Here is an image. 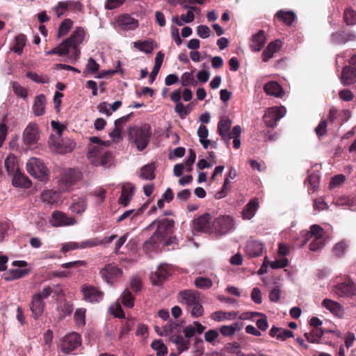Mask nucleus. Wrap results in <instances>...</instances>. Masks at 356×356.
Masks as SVG:
<instances>
[{"instance_id":"f257e3e1","label":"nucleus","mask_w":356,"mask_h":356,"mask_svg":"<svg viewBox=\"0 0 356 356\" xmlns=\"http://www.w3.org/2000/svg\"><path fill=\"white\" fill-rule=\"evenodd\" d=\"M232 121L227 117L220 119L218 124V132L221 136L222 140L229 146L230 140L233 139V146L235 149L241 147L240 136L241 134V128L239 125H236L230 131Z\"/></svg>"},{"instance_id":"f03ea898","label":"nucleus","mask_w":356,"mask_h":356,"mask_svg":"<svg viewBox=\"0 0 356 356\" xmlns=\"http://www.w3.org/2000/svg\"><path fill=\"white\" fill-rule=\"evenodd\" d=\"M157 222V229L149 240L144 244V248L149 249V245H154L160 243L165 236H167L172 231L174 227L175 221L172 219H162L161 220H154L150 225Z\"/></svg>"},{"instance_id":"7ed1b4c3","label":"nucleus","mask_w":356,"mask_h":356,"mask_svg":"<svg viewBox=\"0 0 356 356\" xmlns=\"http://www.w3.org/2000/svg\"><path fill=\"white\" fill-rule=\"evenodd\" d=\"M131 140L136 144L139 151L143 150L149 141L151 129L148 124L131 128L129 131Z\"/></svg>"},{"instance_id":"20e7f679","label":"nucleus","mask_w":356,"mask_h":356,"mask_svg":"<svg viewBox=\"0 0 356 356\" xmlns=\"http://www.w3.org/2000/svg\"><path fill=\"white\" fill-rule=\"evenodd\" d=\"M85 35V30L82 27H76L70 37L63 42L68 54L73 51L74 59L79 57L80 50L77 47L83 42Z\"/></svg>"},{"instance_id":"39448f33","label":"nucleus","mask_w":356,"mask_h":356,"mask_svg":"<svg viewBox=\"0 0 356 356\" xmlns=\"http://www.w3.org/2000/svg\"><path fill=\"white\" fill-rule=\"evenodd\" d=\"M27 172L35 178L44 181L48 176V169L44 163L37 158H31L26 163Z\"/></svg>"},{"instance_id":"423d86ee","label":"nucleus","mask_w":356,"mask_h":356,"mask_svg":"<svg viewBox=\"0 0 356 356\" xmlns=\"http://www.w3.org/2000/svg\"><path fill=\"white\" fill-rule=\"evenodd\" d=\"M40 138L39 127L36 123L30 122L22 133V140L26 147L36 145Z\"/></svg>"},{"instance_id":"0eeeda50","label":"nucleus","mask_w":356,"mask_h":356,"mask_svg":"<svg viewBox=\"0 0 356 356\" xmlns=\"http://www.w3.org/2000/svg\"><path fill=\"white\" fill-rule=\"evenodd\" d=\"M81 343V337L76 332H72L63 337L58 344V347L65 354H69Z\"/></svg>"},{"instance_id":"6e6552de","label":"nucleus","mask_w":356,"mask_h":356,"mask_svg":"<svg viewBox=\"0 0 356 356\" xmlns=\"http://www.w3.org/2000/svg\"><path fill=\"white\" fill-rule=\"evenodd\" d=\"M233 227V219L229 216H220L212 222V229L218 235L227 234Z\"/></svg>"},{"instance_id":"1a4fd4ad","label":"nucleus","mask_w":356,"mask_h":356,"mask_svg":"<svg viewBox=\"0 0 356 356\" xmlns=\"http://www.w3.org/2000/svg\"><path fill=\"white\" fill-rule=\"evenodd\" d=\"M284 107H272L267 109L264 115L265 124L268 127H275L277 122L286 114Z\"/></svg>"},{"instance_id":"9d476101","label":"nucleus","mask_w":356,"mask_h":356,"mask_svg":"<svg viewBox=\"0 0 356 356\" xmlns=\"http://www.w3.org/2000/svg\"><path fill=\"white\" fill-rule=\"evenodd\" d=\"M334 292L342 298H349L356 296V284L352 280L337 284L334 286Z\"/></svg>"},{"instance_id":"9b49d317","label":"nucleus","mask_w":356,"mask_h":356,"mask_svg":"<svg viewBox=\"0 0 356 356\" xmlns=\"http://www.w3.org/2000/svg\"><path fill=\"white\" fill-rule=\"evenodd\" d=\"M49 222L53 227H63L74 225L76 220L74 218L68 217L63 212L56 211L52 213Z\"/></svg>"},{"instance_id":"f8f14e48","label":"nucleus","mask_w":356,"mask_h":356,"mask_svg":"<svg viewBox=\"0 0 356 356\" xmlns=\"http://www.w3.org/2000/svg\"><path fill=\"white\" fill-rule=\"evenodd\" d=\"M12 264L19 268L10 270L6 274H4V279L6 281L21 278L29 273V270L28 269L20 268L27 266L25 261H14Z\"/></svg>"},{"instance_id":"ddd939ff","label":"nucleus","mask_w":356,"mask_h":356,"mask_svg":"<svg viewBox=\"0 0 356 356\" xmlns=\"http://www.w3.org/2000/svg\"><path fill=\"white\" fill-rule=\"evenodd\" d=\"M81 178L80 171L75 169H68L62 175L60 184L63 185V191L67 190L72 185Z\"/></svg>"},{"instance_id":"4468645a","label":"nucleus","mask_w":356,"mask_h":356,"mask_svg":"<svg viewBox=\"0 0 356 356\" xmlns=\"http://www.w3.org/2000/svg\"><path fill=\"white\" fill-rule=\"evenodd\" d=\"M193 227L196 231L207 232L212 228L211 217L209 213L195 218L193 221Z\"/></svg>"},{"instance_id":"2eb2a0df","label":"nucleus","mask_w":356,"mask_h":356,"mask_svg":"<svg viewBox=\"0 0 356 356\" xmlns=\"http://www.w3.org/2000/svg\"><path fill=\"white\" fill-rule=\"evenodd\" d=\"M135 191V186L130 182L122 184L120 197L118 203L123 207H127L131 202Z\"/></svg>"},{"instance_id":"dca6fc26","label":"nucleus","mask_w":356,"mask_h":356,"mask_svg":"<svg viewBox=\"0 0 356 356\" xmlns=\"http://www.w3.org/2000/svg\"><path fill=\"white\" fill-rule=\"evenodd\" d=\"M84 299L90 302H97L102 300L103 293L90 285H84L82 287Z\"/></svg>"},{"instance_id":"f3484780","label":"nucleus","mask_w":356,"mask_h":356,"mask_svg":"<svg viewBox=\"0 0 356 356\" xmlns=\"http://www.w3.org/2000/svg\"><path fill=\"white\" fill-rule=\"evenodd\" d=\"M179 296L181 298L180 302L184 304L186 308L194 305L196 301H201L200 293L194 290L181 291L179 293Z\"/></svg>"},{"instance_id":"a211bd4d","label":"nucleus","mask_w":356,"mask_h":356,"mask_svg":"<svg viewBox=\"0 0 356 356\" xmlns=\"http://www.w3.org/2000/svg\"><path fill=\"white\" fill-rule=\"evenodd\" d=\"M116 24L120 29L128 31L136 29L138 26V22L127 14L119 17Z\"/></svg>"},{"instance_id":"6ab92c4d","label":"nucleus","mask_w":356,"mask_h":356,"mask_svg":"<svg viewBox=\"0 0 356 356\" xmlns=\"http://www.w3.org/2000/svg\"><path fill=\"white\" fill-rule=\"evenodd\" d=\"M170 275L169 266L166 264L160 265L156 271L152 275L151 280L154 285H160Z\"/></svg>"},{"instance_id":"aec40b11","label":"nucleus","mask_w":356,"mask_h":356,"mask_svg":"<svg viewBox=\"0 0 356 356\" xmlns=\"http://www.w3.org/2000/svg\"><path fill=\"white\" fill-rule=\"evenodd\" d=\"M98 245V243L93 240H87L81 243L78 242H70L63 245L62 250L64 252L70 250H76L79 248L84 249L86 248H91Z\"/></svg>"},{"instance_id":"412c9836","label":"nucleus","mask_w":356,"mask_h":356,"mask_svg":"<svg viewBox=\"0 0 356 356\" xmlns=\"http://www.w3.org/2000/svg\"><path fill=\"white\" fill-rule=\"evenodd\" d=\"M326 238L324 229L318 225H313L310 227V231L305 234V239L302 241L303 246L307 242L312 238Z\"/></svg>"},{"instance_id":"4be33fe9","label":"nucleus","mask_w":356,"mask_h":356,"mask_svg":"<svg viewBox=\"0 0 356 356\" xmlns=\"http://www.w3.org/2000/svg\"><path fill=\"white\" fill-rule=\"evenodd\" d=\"M264 245L258 241H250L245 246V252L250 257H259L262 252Z\"/></svg>"},{"instance_id":"5701e85b","label":"nucleus","mask_w":356,"mask_h":356,"mask_svg":"<svg viewBox=\"0 0 356 356\" xmlns=\"http://www.w3.org/2000/svg\"><path fill=\"white\" fill-rule=\"evenodd\" d=\"M100 274L102 278L108 282L110 279L120 276L122 274V270L115 266L109 264L100 270Z\"/></svg>"},{"instance_id":"b1692460","label":"nucleus","mask_w":356,"mask_h":356,"mask_svg":"<svg viewBox=\"0 0 356 356\" xmlns=\"http://www.w3.org/2000/svg\"><path fill=\"white\" fill-rule=\"evenodd\" d=\"M44 307V303L40 298V295H34L30 307L34 318L37 319L42 315Z\"/></svg>"},{"instance_id":"393cba45","label":"nucleus","mask_w":356,"mask_h":356,"mask_svg":"<svg viewBox=\"0 0 356 356\" xmlns=\"http://www.w3.org/2000/svg\"><path fill=\"white\" fill-rule=\"evenodd\" d=\"M266 42V37L264 32L260 30L257 33L252 35L250 47L253 51H259L264 47Z\"/></svg>"},{"instance_id":"a878e982","label":"nucleus","mask_w":356,"mask_h":356,"mask_svg":"<svg viewBox=\"0 0 356 356\" xmlns=\"http://www.w3.org/2000/svg\"><path fill=\"white\" fill-rule=\"evenodd\" d=\"M181 97V90H175L170 95L171 99L176 102L175 111L179 115L181 118H184L187 115L188 112L184 106L180 102Z\"/></svg>"},{"instance_id":"bb28decb","label":"nucleus","mask_w":356,"mask_h":356,"mask_svg":"<svg viewBox=\"0 0 356 356\" xmlns=\"http://www.w3.org/2000/svg\"><path fill=\"white\" fill-rule=\"evenodd\" d=\"M87 206L86 198L84 197H78L73 198L70 209L72 213L81 214L86 211Z\"/></svg>"},{"instance_id":"cd10ccee","label":"nucleus","mask_w":356,"mask_h":356,"mask_svg":"<svg viewBox=\"0 0 356 356\" xmlns=\"http://www.w3.org/2000/svg\"><path fill=\"white\" fill-rule=\"evenodd\" d=\"M356 39V35L353 33L349 32H337L332 35V41L334 44H345L349 41H353Z\"/></svg>"},{"instance_id":"c85d7f7f","label":"nucleus","mask_w":356,"mask_h":356,"mask_svg":"<svg viewBox=\"0 0 356 356\" xmlns=\"http://www.w3.org/2000/svg\"><path fill=\"white\" fill-rule=\"evenodd\" d=\"M341 81L343 86H350L355 82L356 70L351 67H344L341 74Z\"/></svg>"},{"instance_id":"c756f323","label":"nucleus","mask_w":356,"mask_h":356,"mask_svg":"<svg viewBox=\"0 0 356 356\" xmlns=\"http://www.w3.org/2000/svg\"><path fill=\"white\" fill-rule=\"evenodd\" d=\"M282 43L280 40H275L271 42L267 47L264 49L262 54L263 60L264 62L268 61L273 57V55L281 47Z\"/></svg>"},{"instance_id":"7c9ffc66","label":"nucleus","mask_w":356,"mask_h":356,"mask_svg":"<svg viewBox=\"0 0 356 356\" xmlns=\"http://www.w3.org/2000/svg\"><path fill=\"white\" fill-rule=\"evenodd\" d=\"M205 330V327L200 324L198 321H194L192 325H188L184 328V336L191 339L195 333L202 334Z\"/></svg>"},{"instance_id":"2f4dec72","label":"nucleus","mask_w":356,"mask_h":356,"mask_svg":"<svg viewBox=\"0 0 356 356\" xmlns=\"http://www.w3.org/2000/svg\"><path fill=\"white\" fill-rule=\"evenodd\" d=\"M322 305L335 316H340L343 314L342 307L337 302L327 298L323 300Z\"/></svg>"},{"instance_id":"473e14b6","label":"nucleus","mask_w":356,"mask_h":356,"mask_svg":"<svg viewBox=\"0 0 356 356\" xmlns=\"http://www.w3.org/2000/svg\"><path fill=\"white\" fill-rule=\"evenodd\" d=\"M31 183L29 178L22 174L18 168L16 169L13 179V185L16 187L29 188Z\"/></svg>"},{"instance_id":"72a5a7b5","label":"nucleus","mask_w":356,"mask_h":356,"mask_svg":"<svg viewBox=\"0 0 356 356\" xmlns=\"http://www.w3.org/2000/svg\"><path fill=\"white\" fill-rule=\"evenodd\" d=\"M259 208L258 199L254 198L250 200L243 209L242 214L244 219L250 220L254 215Z\"/></svg>"},{"instance_id":"f704fd0d","label":"nucleus","mask_w":356,"mask_h":356,"mask_svg":"<svg viewBox=\"0 0 356 356\" xmlns=\"http://www.w3.org/2000/svg\"><path fill=\"white\" fill-rule=\"evenodd\" d=\"M154 170V165L153 163H148L140 168L138 175L142 179L151 181L155 178Z\"/></svg>"},{"instance_id":"c9c22d12","label":"nucleus","mask_w":356,"mask_h":356,"mask_svg":"<svg viewBox=\"0 0 356 356\" xmlns=\"http://www.w3.org/2000/svg\"><path fill=\"white\" fill-rule=\"evenodd\" d=\"M41 199L47 204H56L60 199V194L57 191L47 190L41 193Z\"/></svg>"},{"instance_id":"e433bc0d","label":"nucleus","mask_w":356,"mask_h":356,"mask_svg":"<svg viewBox=\"0 0 356 356\" xmlns=\"http://www.w3.org/2000/svg\"><path fill=\"white\" fill-rule=\"evenodd\" d=\"M46 104V97L43 95L37 96L34 101L33 106V113L36 116L43 115Z\"/></svg>"},{"instance_id":"4c0bfd02","label":"nucleus","mask_w":356,"mask_h":356,"mask_svg":"<svg viewBox=\"0 0 356 356\" xmlns=\"http://www.w3.org/2000/svg\"><path fill=\"white\" fill-rule=\"evenodd\" d=\"M170 340L173 343L177 345L179 354L188 349L189 342L185 340L181 335H173L171 337Z\"/></svg>"},{"instance_id":"58836bf2","label":"nucleus","mask_w":356,"mask_h":356,"mask_svg":"<svg viewBox=\"0 0 356 356\" xmlns=\"http://www.w3.org/2000/svg\"><path fill=\"white\" fill-rule=\"evenodd\" d=\"M324 334V331L320 328H313L309 332H305L304 336L310 343H318Z\"/></svg>"},{"instance_id":"ea45409f","label":"nucleus","mask_w":356,"mask_h":356,"mask_svg":"<svg viewBox=\"0 0 356 356\" xmlns=\"http://www.w3.org/2000/svg\"><path fill=\"white\" fill-rule=\"evenodd\" d=\"M197 135L200 138V142L204 149H207L211 144V140L207 139L209 136V130L204 126L201 124L197 130Z\"/></svg>"},{"instance_id":"a19ab883","label":"nucleus","mask_w":356,"mask_h":356,"mask_svg":"<svg viewBox=\"0 0 356 356\" xmlns=\"http://www.w3.org/2000/svg\"><path fill=\"white\" fill-rule=\"evenodd\" d=\"M75 143L70 139L63 140L58 143L56 151L58 153L63 154L71 152L74 148Z\"/></svg>"},{"instance_id":"79ce46f5","label":"nucleus","mask_w":356,"mask_h":356,"mask_svg":"<svg viewBox=\"0 0 356 356\" xmlns=\"http://www.w3.org/2000/svg\"><path fill=\"white\" fill-rule=\"evenodd\" d=\"M277 18L283 21L286 25H291L296 19V15L292 11L280 10L276 14Z\"/></svg>"},{"instance_id":"37998d69","label":"nucleus","mask_w":356,"mask_h":356,"mask_svg":"<svg viewBox=\"0 0 356 356\" xmlns=\"http://www.w3.org/2000/svg\"><path fill=\"white\" fill-rule=\"evenodd\" d=\"M134 46L146 54H151L154 49L153 42L150 40L136 41L134 42Z\"/></svg>"},{"instance_id":"c03bdc74","label":"nucleus","mask_w":356,"mask_h":356,"mask_svg":"<svg viewBox=\"0 0 356 356\" xmlns=\"http://www.w3.org/2000/svg\"><path fill=\"white\" fill-rule=\"evenodd\" d=\"M186 309L193 318L200 317L204 314V308L201 301H196L194 305L193 304L190 307H188Z\"/></svg>"},{"instance_id":"a18cd8bd","label":"nucleus","mask_w":356,"mask_h":356,"mask_svg":"<svg viewBox=\"0 0 356 356\" xmlns=\"http://www.w3.org/2000/svg\"><path fill=\"white\" fill-rule=\"evenodd\" d=\"M186 309L193 318L200 317L204 314V308L201 301H196L194 305L193 304L190 307H188Z\"/></svg>"},{"instance_id":"49530a36","label":"nucleus","mask_w":356,"mask_h":356,"mask_svg":"<svg viewBox=\"0 0 356 356\" xmlns=\"http://www.w3.org/2000/svg\"><path fill=\"white\" fill-rule=\"evenodd\" d=\"M151 348L156 351V356H165L168 354V348L161 339L153 341Z\"/></svg>"},{"instance_id":"de8ad7c7","label":"nucleus","mask_w":356,"mask_h":356,"mask_svg":"<svg viewBox=\"0 0 356 356\" xmlns=\"http://www.w3.org/2000/svg\"><path fill=\"white\" fill-rule=\"evenodd\" d=\"M73 26V22L70 19H64L60 24L58 30L57 36L61 38L68 33Z\"/></svg>"},{"instance_id":"09e8293b","label":"nucleus","mask_w":356,"mask_h":356,"mask_svg":"<svg viewBox=\"0 0 356 356\" xmlns=\"http://www.w3.org/2000/svg\"><path fill=\"white\" fill-rule=\"evenodd\" d=\"M26 38L24 34L18 35L15 37V44L13 50L15 53L20 54L22 52L23 48L26 44Z\"/></svg>"},{"instance_id":"8fccbe9b","label":"nucleus","mask_w":356,"mask_h":356,"mask_svg":"<svg viewBox=\"0 0 356 356\" xmlns=\"http://www.w3.org/2000/svg\"><path fill=\"white\" fill-rule=\"evenodd\" d=\"M111 154L107 151H104L92 164L96 166H107L111 161Z\"/></svg>"},{"instance_id":"3c124183","label":"nucleus","mask_w":356,"mask_h":356,"mask_svg":"<svg viewBox=\"0 0 356 356\" xmlns=\"http://www.w3.org/2000/svg\"><path fill=\"white\" fill-rule=\"evenodd\" d=\"M122 303L128 308H132L134 305V298L131 293L125 289L121 295Z\"/></svg>"},{"instance_id":"603ef678","label":"nucleus","mask_w":356,"mask_h":356,"mask_svg":"<svg viewBox=\"0 0 356 356\" xmlns=\"http://www.w3.org/2000/svg\"><path fill=\"white\" fill-rule=\"evenodd\" d=\"M194 284L199 289H208L212 286L213 282L209 278L198 277L195 280Z\"/></svg>"},{"instance_id":"864d4df0","label":"nucleus","mask_w":356,"mask_h":356,"mask_svg":"<svg viewBox=\"0 0 356 356\" xmlns=\"http://www.w3.org/2000/svg\"><path fill=\"white\" fill-rule=\"evenodd\" d=\"M104 149L101 146H93L90 147L88 152V158L92 163L95 161L97 158L104 152Z\"/></svg>"},{"instance_id":"5fc2aeb1","label":"nucleus","mask_w":356,"mask_h":356,"mask_svg":"<svg viewBox=\"0 0 356 356\" xmlns=\"http://www.w3.org/2000/svg\"><path fill=\"white\" fill-rule=\"evenodd\" d=\"M241 329V323L236 322L232 325H223L220 327V333L223 336L233 335L237 330Z\"/></svg>"},{"instance_id":"6e6d98bb","label":"nucleus","mask_w":356,"mask_h":356,"mask_svg":"<svg viewBox=\"0 0 356 356\" xmlns=\"http://www.w3.org/2000/svg\"><path fill=\"white\" fill-rule=\"evenodd\" d=\"M343 19L348 25H354L356 24V11L351 8H347L344 10Z\"/></svg>"},{"instance_id":"4d7b16f0","label":"nucleus","mask_w":356,"mask_h":356,"mask_svg":"<svg viewBox=\"0 0 356 356\" xmlns=\"http://www.w3.org/2000/svg\"><path fill=\"white\" fill-rule=\"evenodd\" d=\"M15 161V156L13 154H10L4 161L5 168L9 175L14 174L16 171Z\"/></svg>"},{"instance_id":"13d9d810","label":"nucleus","mask_w":356,"mask_h":356,"mask_svg":"<svg viewBox=\"0 0 356 356\" xmlns=\"http://www.w3.org/2000/svg\"><path fill=\"white\" fill-rule=\"evenodd\" d=\"M72 2L70 1H60L57 6L54 8V12L58 17L63 15L71 6Z\"/></svg>"},{"instance_id":"bf43d9fd","label":"nucleus","mask_w":356,"mask_h":356,"mask_svg":"<svg viewBox=\"0 0 356 356\" xmlns=\"http://www.w3.org/2000/svg\"><path fill=\"white\" fill-rule=\"evenodd\" d=\"M196 81L192 72H185L181 76L183 86H195Z\"/></svg>"},{"instance_id":"052dcab7","label":"nucleus","mask_w":356,"mask_h":356,"mask_svg":"<svg viewBox=\"0 0 356 356\" xmlns=\"http://www.w3.org/2000/svg\"><path fill=\"white\" fill-rule=\"evenodd\" d=\"M327 238H313L312 241L309 244V250L312 251H317L322 248Z\"/></svg>"},{"instance_id":"680f3d73","label":"nucleus","mask_w":356,"mask_h":356,"mask_svg":"<svg viewBox=\"0 0 356 356\" xmlns=\"http://www.w3.org/2000/svg\"><path fill=\"white\" fill-rule=\"evenodd\" d=\"M99 67V64L92 58H90L86 64L84 73L94 74L98 71Z\"/></svg>"},{"instance_id":"e2e57ef3","label":"nucleus","mask_w":356,"mask_h":356,"mask_svg":"<svg viewBox=\"0 0 356 356\" xmlns=\"http://www.w3.org/2000/svg\"><path fill=\"white\" fill-rule=\"evenodd\" d=\"M347 247L348 245L343 241L338 243L333 248L334 254L338 257H341L344 254Z\"/></svg>"},{"instance_id":"0e129e2a","label":"nucleus","mask_w":356,"mask_h":356,"mask_svg":"<svg viewBox=\"0 0 356 356\" xmlns=\"http://www.w3.org/2000/svg\"><path fill=\"white\" fill-rule=\"evenodd\" d=\"M197 34L200 38L205 39L210 36L211 30L206 25H200L197 27Z\"/></svg>"},{"instance_id":"69168bd1","label":"nucleus","mask_w":356,"mask_h":356,"mask_svg":"<svg viewBox=\"0 0 356 356\" xmlns=\"http://www.w3.org/2000/svg\"><path fill=\"white\" fill-rule=\"evenodd\" d=\"M110 311L115 317H118L119 318H125V314L121 306L118 303L111 305L110 307Z\"/></svg>"},{"instance_id":"338daca9","label":"nucleus","mask_w":356,"mask_h":356,"mask_svg":"<svg viewBox=\"0 0 356 356\" xmlns=\"http://www.w3.org/2000/svg\"><path fill=\"white\" fill-rule=\"evenodd\" d=\"M327 121L321 120L318 125L315 128V132L318 138L324 136L327 133Z\"/></svg>"},{"instance_id":"774afa93","label":"nucleus","mask_w":356,"mask_h":356,"mask_svg":"<svg viewBox=\"0 0 356 356\" xmlns=\"http://www.w3.org/2000/svg\"><path fill=\"white\" fill-rule=\"evenodd\" d=\"M346 178L343 175H338L333 177L330 182L329 187L330 188H334L340 186L342 183L344 182Z\"/></svg>"}]
</instances>
